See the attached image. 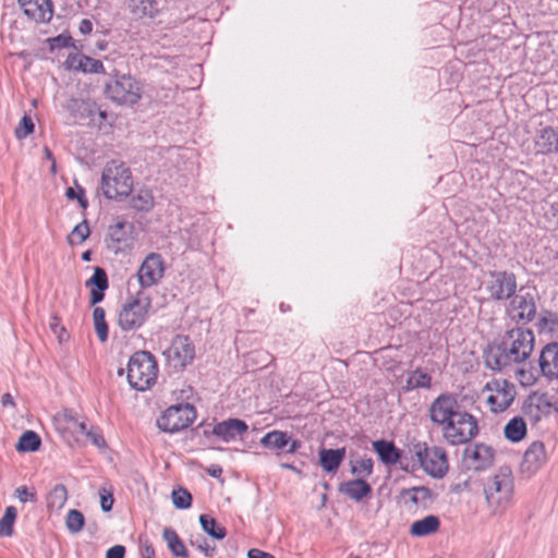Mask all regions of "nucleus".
<instances>
[{"label":"nucleus","mask_w":558,"mask_h":558,"mask_svg":"<svg viewBox=\"0 0 558 558\" xmlns=\"http://www.w3.org/2000/svg\"><path fill=\"white\" fill-rule=\"evenodd\" d=\"M151 308L149 296L140 292L126 300L119 313L118 325L124 331L136 330L146 322Z\"/></svg>","instance_id":"obj_5"},{"label":"nucleus","mask_w":558,"mask_h":558,"mask_svg":"<svg viewBox=\"0 0 558 558\" xmlns=\"http://www.w3.org/2000/svg\"><path fill=\"white\" fill-rule=\"evenodd\" d=\"M444 439L450 445H462L477 434V423L468 412L439 426Z\"/></svg>","instance_id":"obj_7"},{"label":"nucleus","mask_w":558,"mask_h":558,"mask_svg":"<svg viewBox=\"0 0 558 558\" xmlns=\"http://www.w3.org/2000/svg\"><path fill=\"white\" fill-rule=\"evenodd\" d=\"M16 515L17 511L13 506L5 508L4 514L0 519V537H9L13 534Z\"/></svg>","instance_id":"obj_36"},{"label":"nucleus","mask_w":558,"mask_h":558,"mask_svg":"<svg viewBox=\"0 0 558 558\" xmlns=\"http://www.w3.org/2000/svg\"><path fill=\"white\" fill-rule=\"evenodd\" d=\"M535 337L532 330L514 328L507 331L502 341V352L496 356L489 353L486 363L490 368L501 369L511 363H522L534 350Z\"/></svg>","instance_id":"obj_1"},{"label":"nucleus","mask_w":558,"mask_h":558,"mask_svg":"<svg viewBox=\"0 0 558 558\" xmlns=\"http://www.w3.org/2000/svg\"><path fill=\"white\" fill-rule=\"evenodd\" d=\"M131 205L133 208L142 211H147L154 206L153 193L148 190H140L132 197Z\"/></svg>","instance_id":"obj_38"},{"label":"nucleus","mask_w":558,"mask_h":558,"mask_svg":"<svg viewBox=\"0 0 558 558\" xmlns=\"http://www.w3.org/2000/svg\"><path fill=\"white\" fill-rule=\"evenodd\" d=\"M247 558H275V556L260 549L253 548L248 550Z\"/></svg>","instance_id":"obj_52"},{"label":"nucleus","mask_w":558,"mask_h":558,"mask_svg":"<svg viewBox=\"0 0 558 558\" xmlns=\"http://www.w3.org/2000/svg\"><path fill=\"white\" fill-rule=\"evenodd\" d=\"M158 377V364L147 351L135 352L126 366V378L131 388L137 391L149 390Z\"/></svg>","instance_id":"obj_3"},{"label":"nucleus","mask_w":558,"mask_h":558,"mask_svg":"<svg viewBox=\"0 0 558 558\" xmlns=\"http://www.w3.org/2000/svg\"><path fill=\"white\" fill-rule=\"evenodd\" d=\"M171 499L178 509H187L192 504V495L184 488L173 489Z\"/></svg>","instance_id":"obj_42"},{"label":"nucleus","mask_w":558,"mask_h":558,"mask_svg":"<svg viewBox=\"0 0 558 558\" xmlns=\"http://www.w3.org/2000/svg\"><path fill=\"white\" fill-rule=\"evenodd\" d=\"M494 459L493 449L485 445H476L465 452V461L470 468L475 470L485 469L490 465Z\"/></svg>","instance_id":"obj_23"},{"label":"nucleus","mask_w":558,"mask_h":558,"mask_svg":"<svg viewBox=\"0 0 558 558\" xmlns=\"http://www.w3.org/2000/svg\"><path fill=\"white\" fill-rule=\"evenodd\" d=\"M148 1L147 0H141L138 7H133V12L137 14L138 16L147 15L148 12Z\"/></svg>","instance_id":"obj_53"},{"label":"nucleus","mask_w":558,"mask_h":558,"mask_svg":"<svg viewBox=\"0 0 558 558\" xmlns=\"http://www.w3.org/2000/svg\"><path fill=\"white\" fill-rule=\"evenodd\" d=\"M191 544L193 546H196V548L208 558H211L215 555L216 548L214 546H210L208 542L203 537H198L195 541H191Z\"/></svg>","instance_id":"obj_48"},{"label":"nucleus","mask_w":558,"mask_h":558,"mask_svg":"<svg viewBox=\"0 0 558 558\" xmlns=\"http://www.w3.org/2000/svg\"><path fill=\"white\" fill-rule=\"evenodd\" d=\"M125 548L122 545H114L106 553V558H124Z\"/></svg>","instance_id":"obj_51"},{"label":"nucleus","mask_w":558,"mask_h":558,"mask_svg":"<svg viewBox=\"0 0 558 558\" xmlns=\"http://www.w3.org/2000/svg\"><path fill=\"white\" fill-rule=\"evenodd\" d=\"M107 97L120 106H133L142 98V86L131 75H117L106 84Z\"/></svg>","instance_id":"obj_6"},{"label":"nucleus","mask_w":558,"mask_h":558,"mask_svg":"<svg viewBox=\"0 0 558 558\" xmlns=\"http://www.w3.org/2000/svg\"><path fill=\"white\" fill-rule=\"evenodd\" d=\"M54 424L61 433H69L75 436H81L86 432V424L80 421L77 414L72 410H64L54 416Z\"/></svg>","instance_id":"obj_19"},{"label":"nucleus","mask_w":558,"mask_h":558,"mask_svg":"<svg viewBox=\"0 0 558 558\" xmlns=\"http://www.w3.org/2000/svg\"><path fill=\"white\" fill-rule=\"evenodd\" d=\"M64 64L69 70L81 71L84 73L105 72L101 61L78 53L69 56Z\"/></svg>","instance_id":"obj_22"},{"label":"nucleus","mask_w":558,"mask_h":558,"mask_svg":"<svg viewBox=\"0 0 558 558\" xmlns=\"http://www.w3.org/2000/svg\"><path fill=\"white\" fill-rule=\"evenodd\" d=\"M345 457V449H322L319 451V463L324 471L335 472Z\"/></svg>","instance_id":"obj_26"},{"label":"nucleus","mask_w":558,"mask_h":558,"mask_svg":"<svg viewBox=\"0 0 558 558\" xmlns=\"http://www.w3.org/2000/svg\"><path fill=\"white\" fill-rule=\"evenodd\" d=\"M289 449L287 450L288 453H294L300 447H301V442L299 440H295V439H291L290 438V442H289Z\"/></svg>","instance_id":"obj_61"},{"label":"nucleus","mask_w":558,"mask_h":558,"mask_svg":"<svg viewBox=\"0 0 558 558\" xmlns=\"http://www.w3.org/2000/svg\"><path fill=\"white\" fill-rule=\"evenodd\" d=\"M133 187L130 170L123 162H108L101 174V190L109 199H121L129 196Z\"/></svg>","instance_id":"obj_4"},{"label":"nucleus","mask_w":558,"mask_h":558,"mask_svg":"<svg viewBox=\"0 0 558 558\" xmlns=\"http://www.w3.org/2000/svg\"><path fill=\"white\" fill-rule=\"evenodd\" d=\"M14 496L23 504L27 501H36V492L29 490L26 486H19L15 492Z\"/></svg>","instance_id":"obj_47"},{"label":"nucleus","mask_w":558,"mask_h":558,"mask_svg":"<svg viewBox=\"0 0 558 558\" xmlns=\"http://www.w3.org/2000/svg\"><path fill=\"white\" fill-rule=\"evenodd\" d=\"M165 262L161 255L149 253L137 270V279L142 288L156 286L163 277Z\"/></svg>","instance_id":"obj_15"},{"label":"nucleus","mask_w":558,"mask_h":558,"mask_svg":"<svg viewBox=\"0 0 558 558\" xmlns=\"http://www.w3.org/2000/svg\"><path fill=\"white\" fill-rule=\"evenodd\" d=\"M90 234V230L86 220L77 223L68 236L70 245L82 244Z\"/></svg>","instance_id":"obj_39"},{"label":"nucleus","mask_w":558,"mask_h":558,"mask_svg":"<svg viewBox=\"0 0 558 558\" xmlns=\"http://www.w3.org/2000/svg\"><path fill=\"white\" fill-rule=\"evenodd\" d=\"M351 471L353 474L357 475L363 480V477H367L373 472V461L371 458H361L359 460L351 462Z\"/></svg>","instance_id":"obj_41"},{"label":"nucleus","mask_w":558,"mask_h":558,"mask_svg":"<svg viewBox=\"0 0 558 558\" xmlns=\"http://www.w3.org/2000/svg\"><path fill=\"white\" fill-rule=\"evenodd\" d=\"M40 444L39 436L33 430H27L20 437L16 449L24 452H34L38 450Z\"/></svg>","instance_id":"obj_35"},{"label":"nucleus","mask_w":558,"mask_h":558,"mask_svg":"<svg viewBox=\"0 0 558 558\" xmlns=\"http://www.w3.org/2000/svg\"><path fill=\"white\" fill-rule=\"evenodd\" d=\"M34 126L32 119L24 116L15 129V136L20 140L25 138L27 135L33 133Z\"/></svg>","instance_id":"obj_44"},{"label":"nucleus","mask_w":558,"mask_h":558,"mask_svg":"<svg viewBox=\"0 0 558 558\" xmlns=\"http://www.w3.org/2000/svg\"><path fill=\"white\" fill-rule=\"evenodd\" d=\"M430 386V376L421 371L412 372L407 380L408 389L428 388Z\"/></svg>","instance_id":"obj_40"},{"label":"nucleus","mask_w":558,"mask_h":558,"mask_svg":"<svg viewBox=\"0 0 558 558\" xmlns=\"http://www.w3.org/2000/svg\"><path fill=\"white\" fill-rule=\"evenodd\" d=\"M509 317L514 322H530L536 314V305L533 295L520 293L514 295L507 308Z\"/></svg>","instance_id":"obj_16"},{"label":"nucleus","mask_w":558,"mask_h":558,"mask_svg":"<svg viewBox=\"0 0 558 558\" xmlns=\"http://www.w3.org/2000/svg\"><path fill=\"white\" fill-rule=\"evenodd\" d=\"M168 364L174 368H183L195 357V348L186 336H177L163 351Z\"/></svg>","instance_id":"obj_12"},{"label":"nucleus","mask_w":558,"mask_h":558,"mask_svg":"<svg viewBox=\"0 0 558 558\" xmlns=\"http://www.w3.org/2000/svg\"><path fill=\"white\" fill-rule=\"evenodd\" d=\"M1 404L4 407V408H14L15 407V402L13 400V397L11 396V393L7 392V393H3L1 396Z\"/></svg>","instance_id":"obj_57"},{"label":"nucleus","mask_w":558,"mask_h":558,"mask_svg":"<svg viewBox=\"0 0 558 558\" xmlns=\"http://www.w3.org/2000/svg\"><path fill=\"white\" fill-rule=\"evenodd\" d=\"M100 508L105 512H109L113 506V494L110 489L101 487L99 489Z\"/></svg>","instance_id":"obj_46"},{"label":"nucleus","mask_w":558,"mask_h":558,"mask_svg":"<svg viewBox=\"0 0 558 558\" xmlns=\"http://www.w3.org/2000/svg\"><path fill=\"white\" fill-rule=\"evenodd\" d=\"M373 448L378 454L383 463L387 465L396 464L400 458L401 452L391 441L377 440L373 442Z\"/></svg>","instance_id":"obj_27"},{"label":"nucleus","mask_w":558,"mask_h":558,"mask_svg":"<svg viewBox=\"0 0 558 558\" xmlns=\"http://www.w3.org/2000/svg\"><path fill=\"white\" fill-rule=\"evenodd\" d=\"M104 299V290L92 289L90 291V303L94 305Z\"/></svg>","instance_id":"obj_56"},{"label":"nucleus","mask_w":558,"mask_h":558,"mask_svg":"<svg viewBox=\"0 0 558 558\" xmlns=\"http://www.w3.org/2000/svg\"><path fill=\"white\" fill-rule=\"evenodd\" d=\"M549 324H556V318L550 316V317H541L539 318V322H538V325H539V328L541 329H545Z\"/></svg>","instance_id":"obj_58"},{"label":"nucleus","mask_w":558,"mask_h":558,"mask_svg":"<svg viewBox=\"0 0 558 558\" xmlns=\"http://www.w3.org/2000/svg\"><path fill=\"white\" fill-rule=\"evenodd\" d=\"M107 119V112L104 110H97L96 116L92 118L93 122L98 125L99 129H102V123Z\"/></svg>","instance_id":"obj_55"},{"label":"nucleus","mask_w":558,"mask_h":558,"mask_svg":"<svg viewBox=\"0 0 558 558\" xmlns=\"http://www.w3.org/2000/svg\"><path fill=\"white\" fill-rule=\"evenodd\" d=\"M81 436H85L87 440L98 448H104L106 445L104 437L93 429L86 428V432H83Z\"/></svg>","instance_id":"obj_50"},{"label":"nucleus","mask_w":558,"mask_h":558,"mask_svg":"<svg viewBox=\"0 0 558 558\" xmlns=\"http://www.w3.org/2000/svg\"><path fill=\"white\" fill-rule=\"evenodd\" d=\"M65 196L70 201L77 199L83 209H85L88 206V202L85 197L84 190L81 186H76V189L68 187Z\"/></svg>","instance_id":"obj_45"},{"label":"nucleus","mask_w":558,"mask_h":558,"mask_svg":"<svg viewBox=\"0 0 558 558\" xmlns=\"http://www.w3.org/2000/svg\"><path fill=\"white\" fill-rule=\"evenodd\" d=\"M64 522H65V527L70 533L77 534L84 527L85 518L81 511H78L76 509H71L68 511Z\"/></svg>","instance_id":"obj_37"},{"label":"nucleus","mask_w":558,"mask_h":558,"mask_svg":"<svg viewBox=\"0 0 558 558\" xmlns=\"http://www.w3.org/2000/svg\"><path fill=\"white\" fill-rule=\"evenodd\" d=\"M542 374L549 379L558 378V343L553 342L543 348L539 355Z\"/></svg>","instance_id":"obj_20"},{"label":"nucleus","mask_w":558,"mask_h":558,"mask_svg":"<svg viewBox=\"0 0 558 558\" xmlns=\"http://www.w3.org/2000/svg\"><path fill=\"white\" fill-rule=\"evenodd\" d=\"M290 442V437L286 432L272 430L267 433L262 439L260 445L265 448L280 450L287 447Z\"/></svg>","instance_id":"obj_32"},{"label":"nucleus","mask_w":558,"mask_h":558,"mask_svg":"<svg viewBox=\"0 0 558 558\" xmlns=\"http://www.w3.org/2000/svg\"><path fill=\"white\" fill-rule=\"evenodd\" d=\"M433 501L434 495L426 486L403 488L400 490L398 496V502L401 507L411 512L425 510L430 507Z\"/></svg>","instance_id":"obj_14"},{"label":"nucleus","mask_w":558,"mask_h":558,"mask_svg":"<svg viewBox=\"0 0 558 558\" xmlns=\"http://www.w3.org/2000/svg\"><path fill=\"white\" fill-rule=\"evenodd\" d=\"M517 379L521 383L522 386L531 387L535 384V376L526 369H518L517 371Z\"/></svg>","instance_id":"obj_49"},{"label":"nucleus","mask_w":558,"mask_h":558,"mask_svg":"<svg viewBox=\"0 0 558 558\" xmlns=\"http://www.w3.org/2000/svg\"><path fill=\"white\" fill-rule=\"evenodd\" d=\"M92 23L88 20H83L80 24V31L83 34H88L92 32Z\"/></svg>","instance_id":"obj_60"},{"label":"nucleus","mask_w":558,"mask_h":558,"mask_svg":"<svg viewBox=\"0 0 558 558\" xmlns=\"http://www.w3.org/2000/svg\"><path fill=\"white\" fill-rule=\"evenodd\" d=\"M60 320L58 317H52L50 322V328L53 332H57V330L60 328Z\"/></svg>","instance_id":"obj_63"},{"label":"nucleus","mask_w":558,"mask_h":558,"mask_svg":"<svg viewBox=\"0 0 558 558\" xmlns=\"http://www.w3.org/2000/svg\"><path fill=\"white\" fill-rule=\"evenodd\" d=\"M483 393L489 410L499 413L512 404L517 390L514 385L506 379H492L486 383Z\"/></svg>","instance_id":"obj_8"},{"label":"nucleus","mask_w":558,"mask_h":558,"mask_svg":"<svg viewBox=\"0 0 558 558\" xmlns=\"http://www.w3.org/2000/svg\"><path fill=\"white\" fill-rule=\"evenodd\" d=\"M514 494V478L509 468H500L484 484L487 508L493 514L502 513L511 504Z\"/></svg>","instance_id":"obj_2"},{"label":"nucleus","mask_w":558,"mask_h":558,"mask_svg":"<svg viewBox=\"0 0 558 558\" xmlns=\"http://www.w3.org/2000/svg\"><path fill=\"white\" fill-rule=\"evenodd\" d=\"M371 486L362 478L349 481L341 486V492L355 501L371 494Z\"/></svg>","instance_id":"obj_28"},{"label":"nucleus","mask_w":558,"mask_h":558,"mask_svg":"<svg viewBox=\"0 0 558 558\" xmlns=\"http://www.w3.org/2000/svg\"><path fill=\"white\" fill-rule=\"evenodd\" d=\"M87 284H93L99 290L108 288L107 274L102 268H95L93 277L87 281Z\"/></svg>","instance_id":"obj_43"},{"label":"nucleus","mask_w":558,"mask_h":558,"mask_svg":"<svg viewBox=\"0 0 558 558\" xmlns=\"http://www.w3.org/2000/svg\"><path fill=\"white\" fill-rule=\"evenodd\" d=\"M196 417L195 409L189 403L169 407L157 420V426L167 433L186 428Z\"/></svg>","instance_id":"obj_10"},{"label":"nucleus","mask_w":558,"mask_h":558,"mask_svg":"<svg viewBox=\"0 0 558 558\" xmlns=\"http://www.w3.org/2000/svg\"><path fill=\"white\" fill-rule=\"evenodd\" d=\"M505 437L512 441L518 442L526 435V424L521 417L511 418L504 428Z\"/></svg>","instance_id":"obj_30"},{"label":"nucleus","mask_w":558,"mask_h":558,"mask_svg":"<svg viewBox=\"0 0 558 558\" xmlns=\"http://www.w3.org/2000/svg\"><path fill=\"white\" fill-rule=\"evenodd\" d=\"M105 315L102 307L97 306L93 311L94 329L100 342H106L108 339V325Z\"/></svg>","instance_id":"obj_34"},{"label":"nucleus","mask_w":558,"mask_h":558,"mask_svg":"<svg viewBox=\"0 0 558 558\" xmlns=\"http://www.w3.org/2000/svg\"><path fill=\"white\" fill-rule=\"evenodd\" d=\"M54 333L57 335L60 342H63L66 339V331L62 326Z\"/></svg>","instance_id":"obj_62"},{"label":"nucleus","mask_w":558,"mask_h":558,"mask_svg":"<svg viewBox=\"0 0 558 558\" xmlns=\"http://www.w3.org/2000/svg\"><path fill=\"white\" fill-rule=\"evenodd\" d=\"M247 425L239 418H229L214 426L213 434L223 441L229 442L247 430Z\"/></svg>","instance_id":"obj_21"},{"label":"nucleus","mask_w":558,"mask_h":558,"mask_svg":"<svg viewBox=\"0 0 558 558\" xmlns=\"http://www.w3.org/2000/svg\"><path fill=\"white\" fill-rule=\"evenodd\" d=\"M125 227L124 222H118L114 228L112 229L111 236L117 240L121 241V238L119 236V231L122 230Z\"/></svg>","instance_id":"obj_59"},{"label":"nucleus","mask_w":558,"mask_h":558,"mask_svg":"<svg viewBox=\"0 0 558 558\" xmlns=\"http://www.w3.org/2000/svg\"><path fill=\"white\" fill-rule=\"evenodd\" d=\"M162 537L165 542L167 543L168 548L170 551L181 558L187 557V550L183 542L180 539L179 535L175 531H173L170 527H166L162 531Z\"/></svg>","instance_id":"obj_31"},{"label":"nucleus","mask_w":558,"mask_h":558,"mask_svg":"<svg viewBox=\"0 0 558 558\" xmlns=\"http://www.w3.org/2000/svg\"><path fill=\"white\" fill-rule=\"evenodd\" d=\"M68 501V489L63 484H56L47 495V508L60 512Z\"/></svg>","instance_id":"obj_29"},{"label":"nucleus","mask_w":558,"mask_h":558,"mask_svg":"<svg viewBox=\"0 0 558 558\" xmlns=\"http://www.w3.org/2000/svg\"><path fill=\"white\" fill-rule=\"evenodd\" d=\"M142 558H155V550L150 544H143L141 547Z\"/></svg>","instance_id":"obj_54"},{"label":"nucleus","mask_w":558,"mask_h":558,"mask_svg":"<svg viewBox=\"0 0 558 558\" xmlns=\"http://www.w3.org/2000/svg\"><path fill=\"white\" fill-rule=\"evenodd\" d=\"M24 13L36 22H49L52 7L49 0H17Z\"/></svg>","instance_id":"obj_18"},{"label":"nucleus","mask_w":558,"mask_h":558,"mask_svg":"<svg viewBox=\"0 0 558 558\" xmlns=\"http://www.w3.org/2000/svg\"><path fill=\"white\" fill-rule=\"evenodd\" d=\"M535 148L539 154L558 153V128L546 126L535 138Z\"/></svg>","instance_id":"obj_24"},{"label":"nucleus","mask_w":558,"mask_h":558,"mask_svg":"<svg viewBox=\"0 0 558 558\" xmlns=\"http://www.w3.org/2000/svg\"><path fill=\"white\" fill-rule=\"evenodd\" d=\"M440 520L434 514L414 521L410 526V534L415 537H424L436 533L439 530Z\"/></svg>","instance_id":"obj_25"},{"label":"nucleus","mask_w":558,"mask_h":558,"mask_svg":"<svg viewBox=\"0 0 558 558\" xmlns=\"http://www.w3.org/2000/svg\"><path fill=\"white\" fill-rule=\"evenodd\" d=\"M181 393H182L181 398L189 399L192 393L191 387H186L185 389H182Z\"/></svg>","instance_id":"obj_64"},{"label":"nucleus","mask_w":558,"mask_h":558,"mask_svg":"<svg viewBox=\"0 0 558 558\" xmlns=\"http://www.w3.org/2000/svg\"><path fill=\"white\" fill-rule=\"evenodd\" d=\"M202 530L215 539H222L226 536V529L208 514L199 515Z\"/></svg>","instance_id":"obj_33"},{"label":"nucleus","mask_w":558,"mask_h":558,"mask_svg":"<svg viewBox=\"0 0 558 558\" xmlns=\"http://www.w3.org/2000/svg\"><path fill=\"white\" fill-rule=\"evenodd\" d=\"M415 458L422 470L434 478H441L448 471V459L440 447H415Z\"/></svg>","instance_id":"obj_9"},{"label":"nucleus","mask_w":558,"mask_h":558,"mask_svg":"<svg viewBox=\"0 0 558 558\" xmlns=\"http://www.w3.org/2000/svg\"><path fill=\"white\" fill-rule=\"evenodd\" d=\"M547 462V453L542 442H533L525 451L521 463V472L526 476L534 475Z\"/></svg>","instance_id":"obj_17"},{"label":"nucleus","mask_w":558,"mask_h":558,"mask_svg":"<svg viewBox=\"0 0 558 558\" xmlns=\"http://www.w3.org/2000/svg\"><path fill=\"white\" fill-rule=\"evenodd\" d=\"M483 290L495 301L511 298L517 290V280L513 274L506 271H492L482 281Z\"/></svg>","instance_id":"obj_11"},{"label":"nucleus","mask_w":558,"mask_h":558,"mask_svg":"<svg viewBox=\"0 0 558 558\" xmlns=\"http://www.w3.org/2000/svg\"><path fill=\"white\" fill-rule=\"evenodd\" d=\"M463 413L465 411L461 409L458 400L451 395L439 396L429 407L430 420L438 427Z\"/></svg>","instance_id":"obj_13"}]
</instances>
